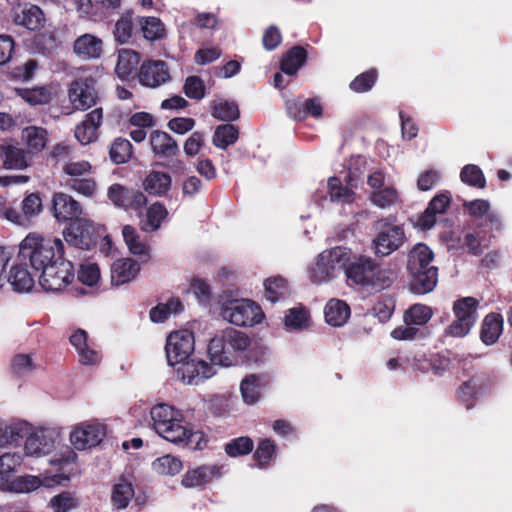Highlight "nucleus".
I'll list each match as a JSON object with an SVG mask.
<instances>
[{"mask_svg":"<svg viewBox=\"0 0 512 512\" xmlns=\"http://www.w3.org/2000/svg\"><path fill=\"white\" fill-rule=\"evenodd\" d=\"M349 261L350 251L344 247L324 250L309 267V279L314 284L329 282L346 270Z\"/></svg>","mask_w":512,"mask_h":512,"instance_id":"obj_6","label":"nucleus"},{"mask_svg":"<svg viewBox=\"0 0 512 512\" xmlns=\"http://www.w3.org/2000/svg\"><path fill=\"white\" fill-rule=\"evenodd\" d=\"M153 469L162 475H176L182 469V462L180 459L172 455H165L157 458L153 464Z\"/></svg>","mask_w":512,"mask_h":512,"instance_id":"obj_50","label":"nucleus"},{"mask_svg":"<svg viewBox=\"0 0 512 512\" xmlns=\"http://www.w3.org/2000/svg\"><path fill=\"white\" fill-rule=\"evenodd\" d=\"M13 21L29 30H40L44 27L46 19L43 11L35 5L18 6L13 9Z\"/></svg>","mask_w":512,"mask_h":512,"instance_id":"obj_20","label":"nucleus"},{"mask_svg":"<svg viewBox=\"0 0 512 512\" xmlns=\"http://www.w3.org/2000/svg\"><path fill=\"white\" fill-rule=\"evenodd\" d=\"M140 62V56L137 52L130 49H121L118 52V61L116 65L117 75L124 79L136 71Z\"/></svg>","mask_w":512,"mask_h":512,"instance_id":"obj_36","label":"nucleus"},{"mask_svg":"<svg viewBox=\"0 0 512 512\" xmlns=\"http://www.w3.org/2000/svg\"><path fill=\"white\" fill-rule=\"evenodd\" d=\"M35 428L24 420H13L7 424V446L17 445L30 437Z\"/></svg>","mask_w":512,"mask_h":512,"instance_id":"obj_41","label":"nucleus"},{"mask_svg":"<svg viewBox=\"0 0 512 512\" xmlns=\"http://www.w3.org/2000/svg\"><path fill=\"white\" fill-rule=\"evenodd\" d=\"M68 186L75 192L84 196H92L96 191V183L91 178H72Z\"/></svg>","mask_w":512,"mask_h":512,"instance_id":"obj_63","label":"nucleus"},{"mask_svg":"<svg viewBox=\"0 0 512 512\" xmlns=\"http://www.w3.org/2000/svg\"><path fill=\"white\" fill-rule=\"evenodd\" d=\"M472 325L467 322L455 318L450 325H448L444 330L445 337H453V338H462L469 334L472 329Z\"/></svg>","mask_w":512,"mask_h":512,"instance_id":"obj_64","label":"nucleus"},{"mask_svg":"<svg viewBox=\"0 0 512 512\" xmlns=\"http://www.w3.org/2000/svg\"><path fill=\"white\" fill-rule=\"evenodd\" d=\"M107 196L115 206L125 209L137 210L147 203L144 193L128 189L120 184L111 185L108 188Z\"/></svg>","mask_w":512,"mask_h":512,"instance_id":"obj_16","label":"nucleus"},{"mask_svg":"<svg viewBox=\"0 0 512 512\" xmlns=\"http://www.w3.org/2000/svg\"><path fill=\"white\" fill-rule=\"evenodd\" d=\"M106 435V426L91 420L78 424L70 433V441L78 450H84L97 446Z\"/></svg>","mask_w":512,"mask_h":512,"instance_id":"obj_12","label":"nucleus"},{"mask_svg":"<svg viewBox=\"0 0 512 512\" xmlns=\"http://www.w3.org/2000/svg\"><path fill=\"white\" fill-rule=\"evenodd\" d=\"M325 321L333 327L343 326L350 318V307L340 299H330L324 307Z\"/></svg>","mask_w":512,"mask_h":512,"instance_id":"obj_28","label":"nucleus"},{"mask_svg":"<svg viewBox=\"0 0 512 512\" xmlns=\"http://www.w3.org/2000/svg\"><path fill=\"white\" fill-rule=\"evenodd\" d=\"M376 235L372 248L378 256H388L398 250L405 241V233L401 226L393 225L387 219H380L374 224Z\"/></svg>","mask_w":512,"mask_h":512,"instance_id":"obj_9","label":"nucleus"},{"mask_svg":"<svg viewBox=\"0 0 512 512\" xmlns=\"http://www.w3.org/2000/svg\"><path fill=\"white\" fill-rule=\"evenodd\" d=\"M122 235L131 253L135 255H144L148 251V246L140 240L136 229L130 225H125L122 229Z\"/></svg>","mask_w":512,"mask_h":512,"instance_id":"obj_51","label":"nucleus"},{"mask_svg":"<svg viewBox=\"0 0 512 512\" xmlns=\"http://www.w3.org/2000/svg\"><path fill=\"white\" fill-rule=\"evenodd\" d=\"M275 454V444L270 439H263L259 442L254 453V458L258 462L259 467L266 466Z\"/></svg>","mask_w":512,"mask_h":512,"instance_id":"obj_57","label":"nucleus"},{"mask_svg":"<svg viewBox=\"0 0 512 512\" xmlns=\"http://www.w3.org/2000/svg\"><path fill=\"white\" fill-rule=\"evenodd\" d=\"M140 271V265L131 258L118 259L111 267V281L119 286L136 278Z\"/></svg>","mask_w":512,"mask_h":512,"instance_id":"obj_26","label":"nucleus"},{"mask_svg":"<svg viewBox=\"0 0 512 512\" xmlns=\"http://www.w3.org/2000/svg\"><path fill=\"white\" fill-rule=\"evenodd\" d=\"M464 207L467 208L469 214L474 218L486 217L490 222H500V217L495 212H490V203L484 199H476L466 202Z\"/></svg>","mask_w":512,"mask_h":512,"instance_id":"obj_46","label":"nucleus"},{"mask_svg":"<svg viewBox=\"0 0 512 512\" xmlns=\"http://www.w3.org/2000/svg\"><path fill=\"white\" fill-rule=\"evenodd\" d=\"M220 469L214 465H203L192 470H188L182 478L183 486L195 488L203 486L213 479L220 477Z\"/></svg>","mask_w":512,"mask_h":512,"instance_id":"obj_25","label":"nucleus"},{"mask_svg":"<svg viewBox=\"0 0 512 512\" xmlns=\"http://www.w3.org/2000/svg\"><path fill=\"white\" fill-rule=\"evenodd\" d=\"M100 279V270L95 263L87 262L80 266L78 271V280L87 285L93 286L98 283Z\"/></svg>","mask_w":512,"mask_h":512,"instance_id":"obj_58","label":"nucleus"},{"mask_svg":"<svg viewBox=\"0 0 512 512\" xmlns=\"http://www.w3.org/2000/svg\"><path fill=\"white\" fill-rule=\"evenodd\" d=\"M239 137V131L236 126L223 124L216 127L213 135V144L220 149H226L233 145Z\"/></svg>","mask_w":512,"mask_h":512,"instance_id":"obj_42","label":"nucleus"},{"mask_svg":"<svg viewBox=\"0 0 512 512\" xmlns=\"http://www.w3.org/2000/svg\"><path fill=\"white\" fill-rule=\"evenodd\" d=\"M133 33L132 15L127 12L123 14L120 19L115 23L114 38L120 44H125L129 41Z\"/></svg>","mask_w":512,"mask_h":512,"instance_id":"obj_53","label":"nucleus"},{"mask_svg":"<svg viewBox=\"0 0 512 512\" xmlns=\"http://www.w3.org/2000/svg\"><path fill=\"white\" fill-rule=\"evenodd\" d=\"M39 283L46 291L57 292L69 285L74 279V268L68 260H57L40 271Z\"/></svg>","mask_w":512,"mask_h":512,"instance_id":"obj_10","label":"nucleus"},{"mask_svg":"<svg viewBox=\"0 0 512 512\" xmlns=\"http://www.w3.org/2000/svg\"><path fill=\"white\" fill-rule=\"evenodd\" d=\"M21 141L28 153H39L46 147L48 132L43 127L28 126L22 130Z\"/></svg>","mask_w":512,"mask_h":512,"instance_id":"obj_30","label":"nucleus"},{"mask_svg":"<svg viewBox=\"0 0 512 512\" xmlns=\"http://www.w3.org/2000/svg\"><path fill=\"white\" fill-rule=\"evenodd\" d=\"M306 57V51L302 47H293L283 56L281 71L289 76L295 75L305 63Z\"/></svg>","mask_w":512,"mask_h":512,"instance_id":"obj_37","label":"nucleus"},{"mask_svg":"<svg viewBox=\"0 0 512 512\" xmlns=\"http://www.w3.org/2000/svg\"><path fill=\"white\" fill-rule=\"evenodd\" d=\"M69 480V476L62 473H56L53 475L41 474L39 476L25 475L15 478L10 484L9 488L17 493H29L41 486L52 488L56 485H60L63 482Z\"/></svg>","mask_w":512,"mask_h":512,"instance_id":"obj_13","label":"nucleus"},{"mask_svg":"<svg viewBox=\"0 0 512 512\" xmlns=\"http://www.w3.org/2000/svg\"><path fill=\"white\" fill-rule=\"evenodd\" d=\"M8 282L13 290L19 293L31 291L35 284L34 277L24 263L13 264L11 266L8 274Z\"/></svg>","mask_w":512,"mask_h":512,"instance_id":"obj_27","label":"nucleus"},{"mask_svg":"<svg viewBox=\"0 0 512 512\" xmlns=\"http://www.w3.org/2000/svg\"><path fill=\"white\" fill-rule=\"evenodd\" d=\"M22 462V456L18 453H4L0 456V474L9 479L10 473L14 472Z\"/></svg>","mask_w":512,"mask_h":512,"instance_id":"obj_62","label":"nucleus"},{"mask_svg":"<svg viewBox=\"0 0 512 512\" xmlns=\"http://www.w3.org/2000/svg\"><path fill=\"white\" fill-rule=\"evenodd\" d=\"M503 331V318L498 314H488L482 323L480 337L486 345L494 344Z\"/></svg>","mask_w":512,"mask_h":512,"instance_id":"obj_32","label":"nucleus"},{"mask_svg":"<svg viewBox=\"0 0 512 512\" xmlns=\"http://www.w3.org/2000/svg\"><path fill=\"white\" fill-rule=\"evenodd\" d=\"M144 191L153 197H164L172 187L171 176L164 171H150L142 182Z\"/></svg>","mask_w":512,"mask_h":512,"instance_id":"obj_23","label":"nucleus"},{"mask_svg":"<svg viewBox=\"0 0 512 512\" xmlns=\"http://www.w3.org/2000/svg\"><path fill=\"white\" fill-rule=\"evenodd\" d=\"M250 346V338L242 331L226 328L209 342L208 354L217 365L230 367L239 362L241 355Z\"/></svg>","mask_w":512,"mask_h":512,"instance_id":"obj_3","label":"nucleus"},{"mask_svg":"<svg viewBox=\"0 0 512 512\" xmlns=\"http://www.w3.org/2000/svg\"><path fill=\"white\" fill-rule=\"evenodd\" d=\"M155 432L166 441L178 442L185 436V422L182 412L167 403H158L150 410Z\"/></svg>","mask_w":512,"mask_h":512,"instance_id":"obj_7","label":"nucleus"},{"mask_svg":"<svg viewBox=\"0 0 512 512\" xmlns=\"http://www.w3.org/2000/svg\"><path fill=\"white\" fill-rule=\"evenodd\" d=\"M132 155V145L127 139H116L110 148V157L114 163L127 162Z\"/></svg>","mask_w":512,"mask_h":512,"instance_id":"obj_55","label":"nucleus"},{"mask_svg":"<svg viewBox=\"0 0 512 512\" xmlns=\"http://www.w3.org/2000/svg\"><path fill=\"white\" fill-rule=\"evenodd\" d=\"M264 289L265 298L272 303L283 298L288 293L285 279L279 276L268 278L264 282Z\"/></svg>","mask_w":512,"mask_h":512,"instance_id":"obj_47","label":"nucleus"},{"mask_svg":"<svg viewBox=\"0 0 512 512\" xmlns=\"http://www.w3.org/2000/svg\"><path fill=\"white\" fill-rule=\"evenodd\" d=\"M167 216L168 210L166 207L160 202H155L140 216V228L145 232L156 231L161 227Z\"/></svg>","mask_w":512,"mask_h":512,"instance_id":"obj_31","label":"nucleus"},{"mask_svg":"<svg viewBox=\"0 0 512 512\" xmlns=\"http://www.w3.org/2000/svg\"><path fill=\"white\" fill-rule=\"evenodd\" d=\"M133 497L134 488L129 481L125 479H119L118 482L114 484L111 495V500L114 507L117 509L126 508Z\"/></svg>","mask_w":512,"mask_h":512,"instance_id":"obj_39","label":"nucleus"},{"mask_svg":"<svg viewBox=\"0 0 512 512\" xmlns=\"http://www.w3.org/2000/svg\"><path fill=\"white\" fill-rule=\"evenodd\" d=\"M74 54L82 60H96L103 54V41L91 33L78 36L73 42Z\"/></svg>","mask_w":512,"mask_h":512,"instance_id":"obj_19","label":"nucleus"},{"mask_svg":"<svg viewBox=\"0 0 512 512\" xmlns=\"http://www.w3.org/2000/svg\"><path fill=\"white\" fill-rule=\"evenodd\" d=\"M212 115L220 121H235L240 116L239 106L233 99L217 98L212 107Z\"/></svg>","mask_w":512,"mask_h":512,"instance_id":"obj_35","label":"nucleus"},{"mask_svg":"<svg viewBox=\"0 0 512 512\" xmlns=\"http://www.w3.org/2000/svg\"><path fill=\"white\" fill-rule=\"evenodd\" d=\"M96 79L83 73L78 76L69 86V96H92L96 93Z\"/></svg>","mask_w":512,"mask_h":512,"instance_id":"obj_43","label":"nucleus"},{"mask_svg":"<svg viewBox=\"0 0 512 512\" xmlns=\"http://www.w3.org/2000/svg\"><path fill=\"white\" fill-rule=\"evenodd\" d=\"M185 436L174 444L184 445L193 450H202L208 444V438L202 431H192L188 424H185Z\"/></svg>","mask_w":512,"mask_h":512,"instance_id":"obj_52","label":"nucleus"},{"mask_svg":"<svg viewBox=\"0 0 512 512\" xmlns=\"http://www.w3.org/2000/svg\"><path fill=\"white\" fill-rule=\"evenodd\" d=\"M265 385V378L259 375H249L240 385L241 394L245 403L252 405L259 401L261 390Z\"/></svg>","mask_w":512,"mask_h":512,"instance_id":"obj_33","label":"nucleus"},{"mask_svg":"<svg viewBox=\"0 0 512 512\" xmlns=\"http://www.w3.org/2000/svg\"><path fill=\"white\" fill-rule=\"evenodd\" d=\"M149 142L155 157L167 159L173 157L179 151L176 141L166 132L154 130L149 137Z\"/></svg>","mask_w":512,"mask_h":512,"instance_id":"obj_24","label":"nucleus"},{"mask_svg":"<svg viewBox=\"0 0 512 512\" xmlns=\"http://www.w3.org/2000/svg\"><path fill=\"white\" fill-rule=\"evenodd\" d=\"M285 326L290 330H302L309 325V313L304 307L291 308L284 319Z\"/></svg>","mask_w":512,"mask_h":512,"instance_id":"obj_48","label":"nucleus"},{"mask_svg":"<svg viewBox=\"0 0 512 512\" xmlns=\"http://www.w3.org/2000/svg\"><path fill=\"white\" fill-rule=\"evenodd\" d=\"M183 310V304L178 298H171L165 303H159L151 309L150 319L155 323L165 322L171 315H176Z\"/></svg>","mask_w":512,"mask_h":512,"instance_id":"obj_38","label":"nucleus"},{"mask_svg":"<svg viewBox=\"0 0 512 512\" xmlns=\"http://www.w3.org/2000/svg\"><path fill=\"white\" fill-rule=\"evenodd\" d=\"M5 156L4 165L8 169H24L28 166L26 152L19 147L8 145L2 147Z\"/></svg>","mask_w":512,"mask_h":512,"instance_id":"obj_45","label":"nucleus"},{"mask_svg":"<svg viewBox=\"0 0 512 512\" xmlns=\"http://www.w3.org/2000/svg\"><path fill=\"white\" fill-rule=\"evenodd\" d=\"M102 108H96L85 117L75 128V137L83 145L90 144L98 137V129L102 123Z\"/></svg>","mask_w":512,"mask_h":512,"instance_id":"obj_22","label":"nucleus"},{"mask_svg":"<svg viewBox=\"0 0 512 512\" xmlns=\"http://www.w3.org/2000/svg\"><path fill=\"white\" fill-rule=\"evenodd\" d=\"M433 316L431 307L424 304L412 305L404 314V322L407 325H425Z\"/></svg>","mask_w":512,"mask_h":512,"instance_id":"obj_44","label":"nucleus"},{"mask_svg":"<svg viewBox=\"0 0 512 512\" xmlns=\"http://www.w3.org/2000/svg\"><path fill=\"white\" fill-rule=\"evenodd\" d=\"M286 109L291 118L303 120L308 116L320 117L323 112V105L320 98H288Z\"/></svg>","mask_w":512,"mask_h":512,"instance_id":"obj_17","label":"nucleus"},{"mask_svg":"<svg viewBox=\"0 0 512 512\" xmlns=\"http://www.w3.org/2000/svg\"><path fill=\"white\" fill-rule=\"evenodd\" d=\"M477 308V299L474 297H464L454 302L453 313L455 318H459L474 326L478 319Z\"/></svg>","mask_w":512,"mask_h":512,"instance_id":"obj_34","label":"nucleus"},{"mask_svg":"<svg viewBox=\"0 0 512 512\" xmlns=\"http://www.w3.org/2000/svg\"><path fill=\"white\" fill-rule=\"evenodd\" d=\"M345 274L350 283L377 291L389 287L396 279L393 269L383 267L374 259L364 256L348 263Z\"/></svg>","mask_w":512,"mask_h":512,"instance_id":"obj_4","label":"nucleus"},{"mask_svg":"<svg viewBox=\"0 0 512 512\" xmlns=\"http://www.w3.org/2000/svg\"><path fill=\"white\" fill-rule=\"evenodd\" d=\"M434 254L423 243L415 245L408 254L407 267L412 275V290L417 294L431 292L438 282V269L432 265Z\"/></svg>","mask_w":512,"mask_h":512,"instance_id":"obj_5","label":"nucleus"},{"mask_svg":"<svg viewBox=\"0 0 512 512\" xmlns=\"http://www.w3.org/2000/svg\"><path fill=\"white\" fill-rule=\"evenodd\" d=\"M460 178L462 182L476 188L482 189L486 185V180L482 170L474 164L464 166L461 170Z\"/></svg>","mask_w":512,"mask_h":512,"instance_id":"obj_54","label":"nucleus"},{"mask_svg":"<svg viewBox=\"0 0 512 512\" xmlns=\"http://www.w3.org/2000/svg\"><path fill=\"white\" fill-rule=\"evenodd\" d=\"M221 316L233 325L252 327L262 321L264 314L261 307L251 300L233 299L222 305Z\"/></svg>","mask_w":512,"mask_h":512,"instance_id":"obj_8","label":"nucleus"},{"mask_svg":"<svg viewBox=\"0 0 512 512\" xmlns=\"http://www.w3.org/2000/svg\"><path fill=\"white\" fill-rule=\"evenodd\" d=\"M72 346L77 350L79 361L84 365H95L100 361L99 352L94 344L89 341L87 332L82 329L76 330L70 336Z\"/></svg>","mask_w":512,"mask_h":512,"instance_id":"obj_21","label":"nucleus"},{"mask_svg":"<svg viewBox=\"0 0 512 512\" xmlns=\"http://www.w3.org/2000/svg\"><path fill=\"white\" fill-rule=\"evenodd\" d=\"M170 79L168 67L160 60L144 62L140 67L139 81L142 85L155 88Z\"/></svg>","mask_w":512,"mask_h":512,"instance_id":"obj_18","label":"nucleus"},{"mask_svg":"<svg viewBox=\"0 0 512 512\" xmlns=\"http://www.w3.org/2000/svg\"><path fill=\"white\" fill-rule=\"evenodd\" d=\"M376 77L377 73L375 70L362 73L351 82V89L356 93H365L374 85Z\"/></svg>","mask_w":512,"mask_h":512,"instance_id":"obj_61","label":"nucleus"},{"mask_svg":"<svg viewBox=\"0 0 512 512\" xmlns=\"http://www.w3.org/2000/svg\"><path fill=\"white\" fill-rule=\"evenodd\" d=\"M56 432L49 428H35L25 441L24 450L27 456L42 457L49 454L55 446Z\"/></svg>","mask_w":512,"mask_h":512,"instance_id":"obj_15","label":"nucleus"},{"mask_svg":"<svg viewBox=\"0 0 512 512\" xmlns=\"http://www.w3.org/2000/svg\"><path fill=\"white\" fill-rule=\"evenodd\" d=\"M369 199L375 206L385 209L396 204L399 201V195L393 187H385L373 191Z\"/></svg>","mask_w":512,"mask_h":512,"instance_id":"obj_49","label":"nucleus"},{"mask_svg":"<svg viewBox=\"0 0 512 512\" xmlns=\"http://www.w3.org/2000/svg\"><path fill=\"white\" fill-rule=\"evenodd\" d=\"M54 512H67L78 506L77 499L69 492H63L50 500Z\"/></svg>","mask_w":512,"mask_h":512,"instance_id":"obj_59","label":"nucleus"},{"mask_svg":"<svg viewBox=\"0 0 512 512\" xmlns=\"http://www.w3.org/2000/svg\"><path fill=\"white\" fill-rule=\"evenodd\" d=\"M13 372L18 376L30 374L35 369V364L31 355L18 354L12 361Z\"/></svg>","mask_w":512,"mask_h":512,"instance_id":"obj_60","label":"nucleus"},{"mask_svg":"<svg viewBox=\"0 0 512 512\" xmlns=\"http://www.w3.org/2000/svg\"><path fill=\"white\" fill-rule=\"evenodd\" d=\"M252 449L253 441L249 437H238L232 439L225 445V451L231 457H238L249 454Z\"/></svg>","mask_w":512,"mask_h":512,"instance_id":"obj_56","label":"nucleus"},{"mask_svg":"<svg viewBox=\"0 0 512 512\" xmlns=\"http://www.w3.org/2000/svg\"><path fill=\"white\" fill-rule=\"evenodd\" d=\"M53 212L59 222L70 221L64 231L66 242L74 247L85 248L89 245L91 235L94 233V223L76 200L65 193H55L52 199Z\"/></svg>","mask_w":512,"mask_h":512,"instance_id":"obj_1","label":"nucleus"},{"mask_svg":"<svg viewBox=\"0 0 512 512\" xmlns=\"http://www.w3.org/2000/svg\"><path fill=\"white\" fill-rule=\"evenodd\" d=\"M178 365L177 375L187 385H199L216 373L212 365L200 359H188Z\"/></svg>","mask_w":512,"mask_h":512,"instance_id":"obj_14","label":"nucleus"},{"mask_svg":"<svg viewBox=\"0 0 512 512\" xmlns=\"http://www.w3.org/2000/svg\"><path fill=\"white\" fill-rule=\"evenodd\" d=\"M194 336L189 330H179L169 334L165 346L168 364L178 365L189 359L194 351Z\"/></svg>","mask_w":512,"mask_h":512,"instance_id":"obj_11","label":"nucleus"},{"mask_svg":"<svg viewBox=\"0 0 512 512\" xmlns=\"http://www.w3.org/2000/svg\"><path fill=\"white\" fill-rule=\"evenodd\" d=\"M356 179L352 172L348 175L347 186H343L341 181L336 177L328 180V193L332 201L350 203L354 200L353 188L356 187Z\"/></svg>","mask_w":512,"mask_h":512,"instance_id":"obj_29","label":"nucleus"},{"mask_svg":"<svg viewBox=\"0 0 512 512\" xmlns=\"http://www.w3.org/2000/svg\"><path fill=\"white\" fill-rule=\"evenodd\" d=\"M138 24L143 37L148 41H157L165 36V26L159 18L141 17Z\"/></svg>","mask_w":512,"mask_h":512,"instance_id":"obj_40","label":"nucleus"},{"mask_svg":"<svg viewBox=\"0 0 512 512\" xmlns=\"http://www.w3.org/2000/svg\"><path fill=\"white\" fill-rule=\"evenodd\" d=\"M20 254L28 258L36 271H42L63 259L64 244L59 238H49L37 232L29 233L19 245Z\"/></svg>","mask_w":512,"mask_h":512,"instance_id":"obj_2","label":"nucleus"}]
</instances>
